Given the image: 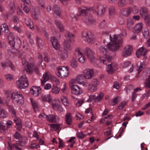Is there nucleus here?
<instances>
[{"label": "nucleus", "instance_id": "8fccbe9b", "mask_svg": "<svg viewBox=\"0 0 150 150\" xmlns=\"http://www.w3.org/2000/svg\"><path fill=\"white\" fill-rule=\"evenodd\" d=\"M144 86L147 88H150V76L145 81Z\"/></svg>", "mask_w": 150, "mask_h": 150}, {"label": "nucleus", "instance_id": "6e6d98bb", "mask_svg": "<svg viewBox=\"0 0 150 150\" xmlns=\"http://www.w3.org/2000/svg\"><path fill=\"white\" fill-rule=\"evenodd\" d=\"M127 103V102L125 101L121 102L119 105L118 108L119 110L122 109L125 106Z\"/></svg>", "mask_w": 150, "mask_h": 150}, {"label": "nucleus", "instance_id": "dca6fc26", "mask_svg": "<svg viewBox=\"0 0 150 150\" xmlns=\"http://www.w3.org/2000/svg\"><path fill=\"white\" fill-rule=\"evenodd\" d=\"M1 64L2 67L4 69H6L7 67V66L8 65L12 70H14L15 69V68L14 66L12 64L10 60L6 61H3L1 62Z\"/></svg>", "mask_w": 150, "mask_h": 150}, {"label": "nucleus", "instance_id": "f3484780", "mask_svg": "<svg viewBox=\"0 0 150 150\" xmlns=\"http://www.w3.org/2000/svg\"><path fill=\"white\" fill-rule=\"evenodd\" d=\"M45 117L50 122H57L59 120V117L54 115L50 114L48 116L45 115Z\"/></svg>", "mask_w": 150, "mask_h": 150}, {"label": "nucleus", "instance_id": "c9c22d12", "mask_svg": "<svg viewBox=\"0 0 150 150\" xmlns=\"http://www.w3.org/2000/svg\"><path fill=\"white\" fill-rule=\"evenodd\" d=\"M42 100L44 102H50L51 100V97L49 95H42L41 96Z\"/></svg>", "mask_w": 150, "mask_h": 150}, {"label": "nucleus", "instance_id": "58836bf2", "mask_svg": "<svg viewBox=\"0 0 150 150\" xmlns=\"http://www.w3.org/2000/svg\"><path fill=\"white\" fill-rule=\"evenodd\" d=\"M7 115V113L4 110L0 107V118L2 119L6 118Z\"/></svg>", "mask_w": 150, "mask_h": 150}, {"label": "nucleus", "instance_id": "603ef678", "mask_svg": "<svg viewBox=\"0 0 150 150\" xmlns=\"http://www.w3.org/2000/svg\"><path fill=\"white\" fill-rule=\"evenodd\" d=\"M145 22L147 26H150V16L147 15L144 18Z\"/></svg>", "mask_w": 150, "mask_h": 150}, {"label": "nucleus", "instance_id": "7ed1b4c3", "mask_svg": "<svg viewBox=\"0 0 150 150\" xmlns=\"http://www.w3.org/2000/svg\"><path fill=\"white\" fill-rule=\"evenodd\" d=\"M100 53L103 54V57L100 58V62L107 65L106 61L110 62L112 59V57L108 54V49L103 46H100L99 48Z\"/></svg>", "mask_w": 150, "mask_h": 150}, {"label": "nucleus", "instance_id": "b1692460", "mask_svg": "<svg viewBox=\"0 0 150 150\" xmlns=\"http://www.w3.org/2000/svg\"><path fill=\"white\" fill-rule=\"evenodd\" d=\"M64 50L67 52L71 51L72 48V47L71 44L65 40L63 44Z\"/></svg>", "mask_w": 150, "mask_h": 150}, {"label": "nucleus", "instance_id": "4be33fe9", "mask_svg": "<svg viewBox=\"0 0 150 150\" xmlns=\"http://www.w3.org/2000/svg\"><path fill=\"white\" fill-rule=\"evenodd\" d=\"M54 14H55L56 17L59 16L61 14V10L60 7L57 5H54L53 7Z\"/></svg>", "mask_w": 150, "mask_h": 150}, {"label": "nucleus", "instance_id": "c85d7f7f", "mask_svg": "<svg viewBox=\"0 0 150 150\" xmlns=\"http://www.w3.org/2000/svg\"><path fill=\"white\" fill-rule=\"evenodd\" d=\"M121 12V14L125 17H128L130 14L129 8L122 9Z\"/></svg>", "mask_w": 150, "mask_h": 150}, {"label": "nucleus", "instance_id": "7c9ffc66", "mask_svg": "<svg viewBox=\"0 0 150 150\" xmlns=\"http://www.w3.org/2000/svg\"><path fill=\"white\" fill-rule=\"evenodd\" d=\"M54 23L57 28L61 32L64 31V27L59 21L57 20H55Z\"/></svg>", "mask_w": 150, "mask_h": 150}, {"label": "nucleus", "instance_id": "4c0bfd02", "mask_svg": "<svg viewBox=\"0 0 150 150\" xmlns=\"http://www.w3.org/2000/svg\"><path fill=\"white\" fill-rule=\"evenodd\" d=\"M60 91L59 88L57 86H53L52 87L50 92L52 93L57 94L59 93Z\"/></svg>", "mask_w": 150, "mask_h": 150}, {"label": "nucleus", "instance_id": "a878e982", "mask_svg": "<svg viewBox=\"0 0 150 150\" xmlns=\"http://www.w3.org/2000/svg\"><path fill=\"white\" fill-rule=\"evenodd\" d=\"M83 85H86V86L87 87L88 89L91 92H93L96 91L97 90V86L95 85L92 84H88V85H86V83H83Z\"/></svg>", "mask_w": 150, "mask_h": 150}, {"label": "nucleus", "instance_id": "680f3d73", "mask_svg": "<svg viewBox=\"0 0 150 150\" xmlns=\"http://www.w3.org/2000/svg\"><path fill=\"white\" fill-rule=\"evenodd\" d=\"M110 14L112 15L115 14V9L113 6H111L109 8Z\"/></svg>", "mask_w": 150, "mask_h": 150}, {"label": "nucleus", "instance_id": "a18cd8bd", "mask_svg": "<svg viewBox=\"0 0 150 150\" xmlns=\"http://www.w3.org/2000/svg\"><path fill=\"white\" fill-rule=\"evenodd\" d=\"M71 66L74 68H75L77 67L78 63L75 59L73 58L71 60L70 62Z\"/></svg>", "mask_w": 150, "mask_h": 150}, {"label": "nucleus", "instance_id": "2f4dec72", "mask_svg": "<svg viewBox=\"0 0 150 150\" xmlns=\"http://www.w3.org/2000/svg\"><path fill=\"white\" fill-rule=\"evenodd\" d=\"M120 101V97H116L109 102V104L111 105H117Z\"/></svg>", "mask_w": 150, "mask_h": 150}, {"label": "nucleus", "instance_id": "f257e3e1", "mask_svg": "<svg viewBox=\"0 0 150 150\" xmlns=\"http://www.w3.org/2000/svg\"><path fill=\"white\" fill-rule=\"evenodd\" d=\"M92 10L91 8L84 7L79 8V16H84L83 19L84 22L88 25L95 24V19L90 15Z\"/></svg>", "mask_w": 150, "mask_h": 150}, {"label": "nucleus", "instance_id": "412c9836", "mask_svg": "<svg viewBox=\"0 0 150 150\" xmlns=\"http://www.w3.org/2000/svg\"><path fill=\"white\" fill-rule=\"evenodd\" d=\"M143 27L142 24L140 23L137 24L133 29V31L135 33H139L140 32Z\"/></svg>", "mask_w": 150, "mask_h": 150}, {"label": "nucleus", "instance_id": "72a5a7b5", "mask_svg": "<svg viewBox=\"0 0 150 150\" xmlns=\"http://www.w3.org/2000/svg\"><path fill=\"white\" fill-rule=\"evenodd\" d=\"M33 67L32 66V63L31 65L27 64L25 65L24 69L29 74H30L33 71Z\"/></svg>", "mask_w": 150, "mask_h": 150}, {"label": "nucleus", "instance_id": "e433bc0d", "mask_svg": "<svg viewBox=\"0 0 150 150\" xmlns=\"http://www.w3.org/2000/svg\"><path fill=\"white\" fill-rule=\"evenodd\" d=\"M127 0H119L117 2L118 6L120 8L124 7L127 3Z\"/></svg>", "mask_w": 150, "mask_h": 150}, {"label": "nucleus", "instance_id": "ddd939ff", "mask_svg": "<svg viewBox=\"0 0 150 150\" xmlns=\"http://www.w3.org/2000/svg\"><path fill=\"white\" fill-rule=\"evenodd\" d=\"M30 90L32 95L36 97L38 96L41 92V89L39 87L33 86L31 88Z\"/></svg>", "mask_w": 150, "mask_h": 150}, {"label": "nucleus", "instance_id": "37998d69", "mask_svg": "<svg viewBox=\"0 0 150 150\" xmlns=\"http://www.w3.org/2000/svg\"><path fill=\"white\" fill-rule=\"evenodd\" d=\"M18 146L19 145L16 142V144H13L11 145H9V147L11 149H15L18 150H21L22 149L19 147Z\"/></svg>", "mask_w": 150, "mask_h": 150}, {"label": "nucleus", "instance_id": "39448f33", "mask_svg": "<svg viewBox=\"0 0 150 150\" xmlns=\"http://www.w3.org/2000/svg\"><path fill=\"white\" fill-rule=\"evenodd\" d=\"M8 39L9 44L11 46L14 47L16 49L20 47L21 43V40L19 38H15L13 36L9 35L8 37Z\"/></svg>", "mask_w": 150, "mask_h": 150}, {"label": "nucleus", "instance_id": "3c124183", "mask_svg": "<svg viewBox=\"0 0 150 150\" xmlns=\"http://www.w3.org/2000/svg\"><path fill=\"white\" fill-rule=\"evenodd\" d=\"M134 24V22L131 19H128L127 21V26L128 28L130 29L131 28Z\"/></svg>", "mask_w": 150, "mask_h": 150}, {"label": "nucleus", "instance_id": "9d476101", "mask_svg": "<svg viewBox=\"0 0 150 150\" xmlns=\"http://www.w3.org/2000/svg\"><path fill=\"white\" fill-rule=\"evenodd\" d=\"M86 54L89 61L92 63L94 62L96 59L94 57V52L90 49L87 48L85 51Z\"/></svg>", "mask_w": 150, "mask_h": 150}, {"label": "nucleus", "instance_id": "69168bd1", "mask_svg": "<svg viewBox=\"0 0 150 150\" xmlns=\"http://www.w3.org/2000/svg\"><path fill=\"white\" fill-rule=\"evenodd\" d=\"M21 7L23 8V10L26 13L29 12V10L28 7L26 5H21Z\"/></svg>", "mask_w": 150, "mask_h": 150}, {"label": "nucleus", "instance_id": "f03ea898", "mask_svg": "<svg viewBox=\"0 0 150 150\" xmlns=\"http://www.w3.org/2000/svg\"><path fill=\"white\" fill-rule=\"evenodd\" d=\"M111 42L108 45V48L112 51H115L119 49L122 44V39L120 35H110Z\"/></svg>", "mask_w": 150, "mask_h": 150}, {"label": "nucleus", "instance_id": "6e6552de", "mask_svg": "<svg viewBox=\"0 0 150 150\" xmlns=\"http://www.w3.org/2000/svg\"><path fill=\"white\" fill-rule=\"evenodd\" d=\"M83 39L88 43L91 44L93 42L94 38L93 35L90 32L84 31L82 34Z\"/></svg>", "mask_w": 150, "mask_h": 150}, {"label": "nucleus", "instance_id": "bf43d9fd", "mask_svg": "<svg viewBox=\"0 0 150 150\" xmlns=\"http://www.w3.org/2000/svg\"><path fill=\"white\" fill-rule=\"evenodd\" d=\"M99 82L98 80L96 79H93L91 81V84L97 86Z\"/></svg>", "mask_w": 150, "mask_h": 150}, {"label": "nucleus", "instance_id": "ea45409f", "mask_svg": "<svg viewBox=\"0 0 150 150\" xmlns=\"http://www.w3.org/2000/svg\"><path fill=\"white\" fill-rule=\"evenodd\" d=\"M129 8L130 9V12H132L134 14H137L139 11L138 8L136 6H133L130 7Z\"/></svg>", "mask_w": 150, "mask_h": 150}, {"label": "nucleus", "instance_id": "2eb2a0df", "mask_svg": "<svg viewBox=\"0 0 150 150\" xmlns=\"http://www.w3.org/2000/svg\"><path fill=\"white\" fill-rule=\"evenodd\" d=\"M96 8L98 10L97 13L98 14L101 15L103 14L105 11L106 6L105 4H99L96 5Z\"/></svg>", "mask_w": 150, "mask_h": 150}, {"label": "nucleus", "instance_id": "6ab92c4d", "mask_svg": "<svg viewBox=\"0 0 150 150\" xmlns=\"http://www.w3.org/2000/svg\"><path fill=\"white\" fill-rule=\"evenodd\" d=\"M147 50L143 47L139 48L137 51L136 54L138 57H140L141 56H144L147 52Z\"/></svg>", "mask_w": 150, "mask_h": 150}, {"label": "nucleus", "instance_id": "a19ab883", "mask_svg": "<svg viewBox=\"0 0 150 150\" xmlns=\"http://www.w3.org/2000/svg\"><path fill=\"white\" fill-rule=\"evenodd\" d=\"M148 12V9L146 7L142 6L141 7L140 10V12L141 16H143L144 14H146Z\"/></svg>", "mask_w": 150, "mask_h": 150}, {"label": "nucleus", "instance_id": "cd10ccee", "mask_svg": "<svg viewBox=\"0 0 150 150\" xmlns=\"http://www.w3.org/2000/svg\"><path fill=\"white\" fill-rule=\"evenodd\" d=\"M49 75L46 72L43 74L42 78L41 79V83L42 86L44 85L45 83L48 80Z\"/></svg>", "mask_w": 150, "mask_h": 150}, {"label": "nucleus", "instance_id": "423d86ee", "mask_svg": "<svg viewBox=\"0 0 150 150\" xmlns=\"http://www.w3.org/2000/svg\"><path fill=\"white\" fill-rule=\"evenodd\" d=\"M56 73L59 77L62 78H65L68 75V68L67 67H59L57 68Z\"/></svg>", "mask_w": 150, "mask_h": 150}, {"label": "nucleus", "instance_id": "49530a36", "mask_svg": "<svg viewBox=\"0 0 150 150\" xmlns=\"http://www.w3.org/2000/svg\"><path fill=\"white\" fill-rule=\"evenodd\" d=\"M146 62L143 61L142 62H141L140 66L139 67V68L137 69L138 71V73H139L140 72L143 70V69L145 67L146 64Z\"/></svg>", "mask_w": 150, "mask_h": 150}, {"label": "nucleus", "instance_id": "a211bd4d", "mask_svg": "<svg viewBox=\"0 0 150 150\" xmlns=\"http://www.w3.org/2000/svg\"><path fill=\"white\" fill-rule=\"evenodd\" d=\"M117 69V65L114 63H111L108 64L107 71L109 74H112Z\"/></svg>", "mask_w": 150, "mask_h": 150}, {"label": "nucleus", "instance_id": "f704fd0d", "mask_svg": "<svg viewBox=\"0 0 150 150\" xmlns=\"http://www.w3.org/2000/svg\"><path fill=\"white\" fill-rule=\"evenodd\" d=\"M31 102L35 112H38L39 111L38 107L36 101L32 99H31Z\"/></svg>", "mask_w": 150, "mask_h": 150}, {"label": "nucleus", "instance_id": "de8ad7c7", "mask_svg": "<svg viewBox=\"0 0 150 150\" xmlns=\"http://www.w3.org/2000/svg\"><path fill=\"white\" fill-rule=\"evenodd\" d=\"M103 93H100L96 97L95 101L98 102L102 100L103 97Z\"/></svg>", "mask_w": 150, "mask_h": 150}, {"label": "nucleus", "instance_id": "09e8293b", "mask_svg": "<svg viewBox=\"0 0 150 150\" xmlns=\"http://www.w3.org/2000/svg\"><path fill=\"white\" fill-rule=\"evenodd\" d=\"M84 78L83 74H79L77 76L76 78V81L77 83H81Z\"/></svg>", "mask_w": 150, "mask_h": 150}, {"label": "nucleus", "instance_id": "052dcab7", "mask_svg": "<svg viewBox=\"0 0 150 150\" xmlns=\"http://www.w3.org/2000/svg\"><path fill=\"white\" fill-rule=\"evenodd\" d=\"M14 138L16 139L19 140L22 138V136L18 132H16L13 135Z\"/></svg>", "mask_w": 150, "mask_h": 150}, {"label": "nucleus", "instance_id": "4d7b16f0", "mask_svg": "<svg viewBox=\"0 0 150 150\" xmlns=\"http://www.w3.org/2000/svg\"><path fill=\"white\" fill-rule=\"evenodd\" d=\"M39 7L42 9L45 8V4L43 0H38Z\"/></svg>", "mask_w": 150, "mask_h": 150}, {"label": "nucleus", "instance_id": "c756f323", "mask_svg": "<svg viewBox=\"0 0 150 150\" xmlns=\"http://www.w3.org/2000/svg\"><path fill=\"white\" fill-rule=\"evenodd\" d=\"M65 120L67 125H69L71 124L72 118L70 113H68L66 115Z\"/></svg>", "mask_w": 150, "mask_h": 150}, {"label": "nucleus", "instance_id": "aec40b11", "mask_svg": "<svg viewBox=\"0 0 150 150\" xmlns=\"http://www.w3.org/2000/svg\"><path fill=\"white\" fill-rule=\"evenodd\" d=\"M51 39V42L54 48L56 50L59 49L60 45L58 42L57 40L54 37H52Z\"/></svg>", "mask_w": 150, "mask_h": 150}, {"label": "nucleus", "instance_id": "473e14b6", "mask_svg": "<svg viewBox=\"0 0 150 150\" xmlns=\"http://www.w3.org/2000/svg\"><path fill=\"white\" fill-rule=\"evenodd\" d=\"M24 20L25 24L28 27L31 29L33 28V23L30 18H24Z\"/></svg>", "mask_w": 150, "mask_h": 150}, {"label": "nucleus", "instance_id": "e2e57ef3", "mask_svg": "<svg viewBox=\"0 0 150 150\" xmlns=\"http://www.w3.org/2000/svg\"><path fill=\"white\" fill-rule=\"evenodd\" d=\"M21 27V26H18L16 25H15L13 27V29L15 30L20 33L22 32Z\"/></svg>", "mask_w": 150, "mask_h": 150}, {"label": "nucleus", "instance_id": "5fc2aeb1", "mask_svg": "<svg viewBox=\"0 0 150 150\" xmlns=\"http://www.w3.org/2000/svg\"><path fill=\"white\" fill-rule=\"evenodd\" d=\"M50 127L53 128L54 130H58L60 127V125L59 124H49Z\"/></svg>", "mask_w": 150, "mask_h": 150}, {"label": "nucleus", "instance_id": "774afa93", "mask_svg": "<svg viewBox=\"0 0 150 150\" xmlns=\"http://www.w3.org/2000/svg\"><path fill=\"white\" fill-rule=\"evenodd\" d=\"M6 128L5 125H4L3 123L2 122H0V129L2 131V132H4V130Z\"/></svg>", "mask_w": 150, "mask_h": 150}, {"label": "nucleus", "instance_id": "f8f14e48", "mask_svg": "<svg viewBox=\"0 0 150 150\" xmlns=\"http://www.w3.org/2000/svg\"><path fill=\"white\" fill-rule=\"evenodd\" d=\"M71 88L72 93L74 94L79 95L82 93V91L80 87L77 85H73L71 86Z\"/></svg>", "mask_w": 150, "mask_h": 150}, {"label": "nucleus", "instance_id": "0e129e2a", "mask_svg": "<svg viewBox=\"0 0 150 150\" xmlns=\"http://www.w3.org/2000/svg\"><path fill=\"white\" fill-rule=\"evenodd\" d=\"M5 78L9 81H11L13 79V77L11 74H7L5 76Z\"/></svg>", "mask_w": 150, "mask_h": 150}, {"label": "nucleus", "instance_id": "79ce46f5", "mask_svg": "<svg viewBox=\"0 0 150 150\" xmlns=\"http://www.w3.org/2000/svg\"><path fill=\"white\" fill-rule=\"evenodd\" d=\"M61 101L65 106H68L69 105V103L66 97L62 96L61 97Z\"/></svg>", "mask_w": 150, "mask_h": 150}, {"label": "nucleus", "instance_id": "5701e85b", "mask_svg": "<svg viewBox=\"0 0 150 150\" xmlns=\"http://www.w3.org/2000/svg\"><path fill=\"white\" fill-rule=\"evenodd\" d=\"M53 108L56 110L57 111L59 112H61L63 110L62 105L57 103H53L52 104Z\"/></svg>", "mask_w": 150, "mask_h": 150}, {"label": "nucleus", "instance_id": "0eeeda50", "mask_svg": "<svg viewBox=\"0 0 150 150\" xmlns=\"http://www.w3.org/2000/svg\"><path fill=\"white\" fill-rule=\"evenodd\" d=\"M18 87L20 88H25L28 86V82L25 75L21 76L16 82Z\"/></svg>", "mask_w": 150, "mask_h": 150}, {"label": "nucleus", "instance_id": "bb28decb", "mask_svg": "<svg viewBox=\"0 0 150 150\" xmlns=\"http://www.w3.org/2000/svg\"><path fill=\"white\" fill-rule=\"evenodd\" d=\"M64 36L67 40L70 42H72L74 41V35L70 33L67 32L65 33Z\"/></svg>", "mask_w": 150, "mask_h": 150}, {"label": "nucleus", "instance_id": "20e7f679", "mask_svg": "<svg viewBox=\"0 0 150 150\" xmlns=\"http://www.w3.org/2000/svg\"><path fill=\"white\" fill-rule=\"evenodd\" d=\"M13 102L18 105H22L24 103L23 98L22 94L18 92L13 93L11 95Z\"/></svg>", "mask_w": 150, "mask_h": 150}, {"label": "nucleus", "instance_id": "1a4fd4ad", "mask_svg": "<svg viewBox=\"0 0 150 150\" xmlns=\"http://www.w3.org/2000/svg\"><path fill=\"white\" fill-rule=\"evenodd\" d=\"M83 74L84 78L87 79H90L93 77L94 75V69L87 68L83 71Z\"/></svg>", "mask_w": 150, "mask_h": 150}, {"label": "nucleus", "instance_id": "9b49d317", "mask_svg": "<svg viewBox=\"0 0 150 150\" xmlns=\"http://www.w3.org/2000/svg\"><path fill=\"white\" fill-rule=\"evenodd\" d=\"M132 47L129 45L125 46L123 49L122 53V56L124 57H126L131 55L132 51Z\"/></svg>", "mask_w": 150, "mask_h": 150}, {"label": "nucleus", "instance_id": "13d9d810", "mask_svg": "<svg viewBox=\"0 0 150 150\" xmlns=\"http://www.w3.org/2000/svg\"><path fill=\"white\" fill-rule=\"evenodd\" d=\"M32 66L33 67V71L37 74H38L39 73V71L37 67L33 63H32Z\"/></svg>", "mask_w": 150, "mask_h": 150}, {"label": "nucleus", "instance_id": "393cba45", "mask_svg": "<svg viewBox=\"0 0 150 150\" xmlns=\"http://www.w3.org/2000/svg\"><path fill=\"white\" fill-rule=\"evenodd\" d=\"M58 54L60 57L63 59H66L68 56L67 52L64 50H59Z\"/></svg>", "mask_w": 150, "mask_h": 150}, {"label": "nucleus", "instance_id": "c03bdc74", "mask_svg": "<svg viewBox=\"0 0 150 150\" xmlns=\"http://www.w3.org/2000/svg\"><path fill=\"white\" fill-rule=\"evenodd\" d=\"M36 41L39 47L42 48L43 47V43L41 39L38 36L37 37Z\"/></svg>", "mask_w": 150, "mask_h": 150}, {"label": "nucleus", "instance_id": "338daca9", "mask_svg": "<svg viewBox=\"0 0 150 150\" xmlns=\"http://www.w3.org/2000/svg\"><path fill=\"white\" fill-rule=\"evenodd\" d=\"M104 134L106 136L111 135L112 134L111 130L110 129V128L109 127L107 129V131L105 132Z\"/></svg>", "mask_w": 150, "mask_h": 150}, {"label": "nucleus", "instance_id": "864d4df0", "mask_svg": "<svg viewBox=\"0 0 150 150\" xmlns=\"http://www.w3.org/2000/svg\"><path fill=\"white\" fill-rule=\"evenodd\" d=\"M143 35L146 38H148L149 35V32L148 29L147 28L144 29L142 32Z\"/></svg>", "mask_w": 150, "mask_h": 150}, {"label": "nucleus", "instance_id": "4468645a", "mask_svg": "<svg viewBox=\"0 0 150 150\" xmlns=\"http://www.w3.org/2000/svg\"><path fill=\"white\" fill-rule=\"evenodd\" d=\"M76 54H77L79 57V60L82 63L85 62V58L83 55L81 49L79 48H77L75 50Z\"/></svg>", "mask_w": 150, "mask_h": 150}]
</instances>
